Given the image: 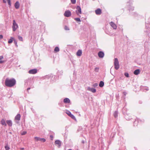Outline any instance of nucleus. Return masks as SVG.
Wrapping results in <instances>:
<instances>
[{
  "label": "nucleus",
  "instance_id": "f257e3e1",
  "mask_svg": "<svg viewBox=\"0 0 150 150\" xmlns=\"http://www.w3.org/2000/svg\"><path fill=\"white\" fill-rule=\"evenodd\" d=\"M16 83V81L14 79H10L7 78L5 81V84L8 87H12Z\"/></svg>",
  "mask_w": 150,
  "mask_h": 150
},
{
  "label": "nucleus",
  "instance_id": "f03ea898",
  "mask_svg": "<svg viewBox=\"0 0 150 150\" xmlns=\"http://www.w3.org/2000/svg\"><path fill=\"white\" fill-rule=\"evenodd\" d=\"M114 65L115 68L116 70H117L119 68V65L118 59L117 58L115 59Z\"/></svg>",
  "mask_w": 150,
  "mask_h": 150
},
{
  "label": "nucleus",
  "instance_id": "7ed1b4c3",
  "mask_svg": "<svg viewBox=\"0 0 150 150\" xmlns=\"http://www.w3.org/2000/svg\"><path fill=\"white\" fill-rule=\"evenodd\" d=\"M18 26L17 24L16 23L15 21L14 20L13 21V30L15 31L18 28Z\"/></svg>",
  "mask_w": 150,
  "mask_h": 150
},
{
  "label": "nucleus",
  "instance_id": "20e7f679",
  "mask_svg": "<svg viewBox=\"0 0 150 150\" xmlns=\"http://www.w3.org/2000/svg\"><path fill=\"white\" fill-rule=\"evenodd\" d=\"M76 14L79 15V14H81V8L79 6H77L76 8Z\"/></svg>",
  "mask_w": 150,
  "mask_h": 150
},
{
  "label": "nucleus",
  "instance_id": "39448f33",
  "mask_svg": "<svg viewBox=\"0 0 150 150\" xmlns=\"http://www.w3.org/2000/svg\"><path fill=\"white\" fill-rule=\"evenodd\" d=\"M34 139L36 141H40L43 142H45L46 141V139L44 138H40L39 137H34Z\"/></svg>",
  "mask_w": 150,
  "mask_h": 150
},
{
  "label": "nucleus",
  "instance_id": "423d86ee",
  "mask_svg": "<svg viewBox=\"0 0 150 150\" xmlns=\"http://www.w3.org/2000/svg\"><path fill=\"white\" fill-rule=\"evenodd\" d=\"M66 113L70 117H71L72 119H74V120H76V118L75 117V116L72 114L71 112L69 111H67L66 112Z\"/></svg>",
  "mask_w": 150,
  "mask_h": 150
},
{
  "label": "nucleus",
  "instance_id": "0eeeda50",
  "mask_svg": "<svg viewBox=\"0 0 150 150\" xmlns=\"http://www.w3.org/2000/svg\"><path fill=\"white\" fill-rule=\"evenodd\" d=\"M37 70L36 69L30 70L29 71V73L30 74H34L37 73Z\"/></svg>",
  "mask_w": 150,
  "mask_h": 150
},
{
  "label": "nucleus",
  "instance_id": "6e6552de",
  "mask_svg": "<svg viewBox=\"0 0 150 150\" xmlns=\"http://www.w3.org/2000/svg\"><path fill=\"white\" fill-rule=\"evenodd\" d=\"M64 15L67 17H69L71 15V13L69 11H66L64 14Z\"/></svg>",
  "mask_w": 150,
  "mask_h": 150
},
{
  "label": "nucleus",
  "instance_id": "1a4fd4ad",
  "mask_svg": "<svg viewBox=\"0 0 150 150\" xmlns=\"http://www.w3.org/2000/svg\"><path fill=\"white\" fill-rule=\"evenodd\" d=\"M95 12L96 15H100L102 13L101 10L100 8H98L95 10Z\"/></svg>",
  "mask_w": 150,
  "mask_h": 150
},
{
  "label": "nucleus",
  "instance_id": "9d476101",
  "mask_svg": "<svg viewBox=\"0 0 150 150\" xmlns=\"http://www.w3.org/2000/svg\"><path fill=\"white\" fill-rule=\"evenodd\" d=\"M98 55L99 57L102 58L104 57V54L103 52L100 51L98 53Z\"/></svg>",
  "mask_w": 150,
  "mask_h": 150
},
{
  "label": "nucleus",
  "instance_id": "9b49d317",
  "mask_svg": "<svg viewBox=\"0 0 150 150\" xmlns=\"http://www.w3.org/2000/svg\"><path fill=\"white\" fill-rule=\"evenodd\" d=\"M21 115L19 114H18L15 117V120L19 121L20 120Z\"/></svg>",
  "mask_w": 150,
  "mask_h": 150
},
{
  "label": "nucleus",
  "instance_id": "f8f14e48",
  "mask_svg": "<svg viewBox=\"0 0 150 150\" xmlns=\"http://www.w3.org/2000/svg\"><path fill=\"white\" fill-rule=\"evenodd\" d=\"M55 144L56 145H57L59 147H60L61 144L60 141L59 140L55 141Z\"/></svg>",
  "mask_w": 150,
  "mask_h": 150
},
{
  "label": "nucleus",
  "instance_id": "ddd939ff",
  "mask_svg": "<svg viewBox=\"0 0 150 150\" xmlns=\"http://www.w3.org/2000/svg\"><path fill=\"white\" fill-rule=\"evenodd\" d=\"M110 25L114 29H116L117 28V26L113 22H111L110 23Z\"/></svg>",
  "mask_w": 150,
  "mask_h": 150
},
{
  "label": "nucleus",
  "instance_id": "4468645a",
  "mask_svg": "<svg viewBox=\"0 0 150 150\" xmlns=\"http://www.w3.org/2000/svg\"><path fill=\"white\" fill-rule=\"evenodd\" d=\"M82 51L81 50H79L76 52V54L78 56H80L82 54Z\"/></svg>",
  "mask_w": 150,
  "mask_h": 150
},
{
  "label": "nucleus",
  "instance_id": "2eb2a0df",
  "mask_svg": "<svg viewBox=\"0 0 150 150\" xmlns=\"http://www.w3.org/2000/svg\"><path fill=\"white\" fill-rule=\"evenodd\" d=\"M20 6V4L18 1H17L15 4V7L16 9H18Z\"/></svg>",
  "mask_w": 150,
  "mask_h": 150
},
{
  "label": "nucleus",
  "instance_id": "dca6fc26",
  "mask_svg": "<svg viewBox=\"0 0 150 150\" xmlns=\"http://www.w3.org/2000/svg\"><path fill=\"white\" fill-rule=\"evenodd\" d=\"M64 102L65 103H68L70 102V100L69 98H66L64 99Z\"/></svg>",
  "mask_w": 150,
  "mask_h": 150
},
{
  "label": "nucleus",
  "instance_id": "f3484780",
  "mask_svg": "<svg viewBox=\"0 0 150 150\" xmlns=\"http://www.w3.org/2000/svg\"><path fill=\"white\" fill-rule=\"evenodd\" d=\"M139 72H140L139 70V69H136L134 71V74L135 75H137L139 73Z\"/></svg>",
  "mask_w": 150,
  "mask_h": 150
},
{
  "label": "nucleus",
  "instance_id": "a211bd4d",
  "mask_svg": "<svg viewBox=\"0 0 150 150\" xmlns=\"http://www.w3.org/2000/svg\"><path fill=\"white\" fill-rule=\"evenodd\" d=\"M88 90L90 91L93 93H95L96 92V89L93 88H88Z\"/></svg>",
  "mask_w": 150,
  "mask_h": 150
},
{
  "label": "nucleus",
  "instance_id": "6ab92c4d",
  "mask_svg": "<svg viewBox=\"0 0 150 150\" xmlns=\"http://www.w3.org/2000/svg\"><path fill=\"white\" fill-rule=\"evenodd\" d=\"M6 122L9 126H11L12 125V122L11 120H7Z\"/></svg>",
  "mask_w": 150,
  "mask_h": 150
},
{
  "label": "nucleus",
  "instance_id": "aec40b11",
  "mask_svg": "<svg viewBox=\"0 0 150 150\" xmlns=\"http://www.w3.org/2000/svg\"><path fill=\"white\" fill-rule=\"evenodd\" d=\"M1 123L2 125H4L5 126L6 125V123L4 119H3L1 120Z\"/></svg>",
  "mask_w": 150,
  "mask_h": 150
},
{
  "label": "nucleus",
  "instance_id": "412c9836",
  "mask_svg": "<svg viewBox=\"0 0 150 150\" xmlns=\"http://www.w3.org/2000/svg\"><path fill=\"white\" fill-rule=\"evenodd\" d=\"M4 59V57L3 56H1L0 57V64L2 63L5 62L4 61L1 60L2 59Z\"/></svg>",
  "mask_w": 150,
  "mask_h": 150
},
{
  "label": "nucleus",
  "instance_id": "4be33fe9",
  "mask_svg": "<svg viewBox=\"0 0 150 150\" xmlns=\"http://www.w3.org/2000/svg\"><path fill=\"white\" fill-rule=\"evenodd\" d=\"M104 85V83L103 81H100L99 84V86L100 87H102Z\"/></svg>",
  "mask_w": 150,
  "mask_h": 150
},
{
  "label": "nucleus",
  "instance_id": "5701e85b",
  "mask_svg": "<svg viewBox=\"0 0 150 150\" xmlns=\"http://www.w3.org/2000/svg\"><path fill=\"white\" fill-rule=\"evenodd\" d=\"M59 48L58 47H55L54 50V51L55 52H58L59 51Z\"/></svg>",
  "mask_w": 150,
  "mask_h": 150
},
{
  "label": "nucleus",
  "instance_id": "b1692460",
  "mask_svg": "<svg viewBox=\"0 0 150 150\" xmlns=\"http://www.w3.org/2000/svg\"><path fill=\"white\" fill-rule=\"evenodd\" d=\"M13 38L12 37H11V39H10L8 41V43H11L13 41Z\"/></svg>",
  "mask_w": 150,
  "mask_h": 150
},
{
  "label": "nucleus",
  "instance_id": "393cba45",
  "mask_svg": "<svg viewBox=\"0 0 150 150\" xmlns=\"http://www.w3.org/2000/svg\"><path fill=\"white\" fill-rule=\"evenodd\" d=\"M18 39H19V40H20L21 41H23V38L22 37H21L20 36H18Z\"/></svg>",
  "mask_w": 150,
  "mask_h": 150
},
{
  "label": "nucleus",
  "instance_id": "a878e982",
  "mask_svg": "<svg viewBox=\"0 0 150 150\" xmlns=\"http://www.w3.org/2000/svg\"><path fill=\"white\" fill-rule=\"evenodd\" d=\"M75 20L77 21H78V22H80L81 21V20L80 19V18H75Z\"/></svg>",
  "mask_w": 150,
  "mask_h": 150
},
{
  "label": "nucleus",
  "instance_id": "bb28decb",
  "mask_svg": "<svg viewBox=\"0 0 150 150\" xmlns=\"http://www.w3.org/2000/svg\"><path fill=\"white\" fill-rule=\"evenodd\" d=\"M71 3L72 4H75L76 3V0H71Z\"/></svg>",
  "mask_w": 150,
  "mask_h": 150
},
{
  "label": "nucleus",
  "instance_id": "cd10ccee",
  "mask_svg": "<svg viewBox=\"0 0 150 150\" xmlns=\"http://www.w3.org/2000/svg\"><path fill=\"white\" fill-rule=\"evenodd\" d=\"M117 116V112H115L114 113V116L115 117H116Z\"/></svg>",
  "mask_w": 150,
  "mask_h": 150
},
{
  "label": "nucleus",
  "instance_id": "c85d7f7f",
  "mask_svg": "<svg viewBox=\"0 0 150 150\" xmlns=\"http://www.w3.org/2000/svg\"><path fill=\"white\" fill-rule=\"evenodd\" d=\"M64 29H65V30H69L68 27L67 26H65Z\"/></svg>",
  "mask_w": 150,
  "mask_h": 150
},
{
  "label": "nucleus",
  "instance_id": "c756f323",
  "mask_svg": "<svg viewBox=\"0 0 150 150\" xmlns=\"http://www.w3.org/2000/svg\"><path fill=\"white\" fill-rule=\"evenodd\" d=\"M5 148L6 150H9L10 148L8 146H6L5 147Z\"/></svg>",
  "mask_w": 150,
  "mask_h": 150
},
{
  "label": "nucleus",
  "instance_id": "7c9ffc66",
  "mask_svg": "<svg viewBox=\"0 0 150 150\" xmlns=\"http://www.w3.org/2000/svg\"><path fill=\"white\" fill-rule=\"evenodd\" d=\"M8 4L10 5H11V1L10 0H7Z\"/></svg>",
  "mask_w": 150,
  "mask_h": 150
},
{
  "label": "nucleus",
  "instance_id": "2f4dec72",
  "mask_svg": "<svg viewBox=\"0 0 150 150\" xmlns=\"http://www.w3.org/2000/svg\"><path fill=\"white\" fill-rule=\"evenodd\" d=\"M98 85V83H95L93 85V86L94 87H96Z\"/></svg>",
  "mask_w": 150,
  "mask_h": 150
},
{
  "label": "nucleus",
  "instance_id": "473e14b6",
  "mask_svg": "<svg viewBox=\"0 0 150 150\" xmlns=\"http://www.w3.org/2000/svg\"><path fill=\"white\" fill-rule=\"evenodd\" d=\"M125 76L126 77H129V74H128V73H125Z\"/></svg>",
  "mask_w": 150,
  "mask_h": 150
},
{
  "label": "nucleus",
  "instance_id": "72a5a7b5",
  "mask_svg": "<svg viewBox=\"0 0 150 150\" xmlns=\"http://www.w3.org/2000/svg\"><path fill=\"white\" fill-rule=\"evenodd\" d=\"M3 38V36L2 35H0V39H2Z\"/></svg>",
  "mask_w": 150,
  "mask_h": 150
},
{
  "label": "nucleus",
  "instance_id": "f704fd0d",
  "mask_svg": "<svg viewBox=\"0 0 150 150\" xmlns=\"http://www.w3.org/2000/svg\"><path fill=\"white\" fill-rule=\"evenodd\" d=\"M99 69L98 68L96 67L95 68V70H98Z\"/></svg>",
  "mask_w": 150,
  "mask_h": 150
},
{
  "label": "nucleus",
  "instance_id": "c9c22d12",
  "mask_svg": "<svg viewBox=\"0 0 150 150\" xmlns=\"http://www.w3.org/2000/svg\"><path fill=\"white\" fill-rule=\"evenodd\" d=\"M50 137L52 138V140L53 138V136L52 135H51L50 136Z\"/></svg>",
  "mask_w": 150,
  "mask_h": 150
},
{
  "label": "nucleus",
  "instance_id": "e433bc0d",
  "mask_svg": "<svg viewBox=\"0 0 150 150\" xmlns=\"http://www.w3.org/2000/svg\"><path fill=\"white\" fill-rule=\"evenodd\" d=\"M26 133V132H24L22 134V135H24V134H25Z\"/></svg>",
  "mask_w": 150,
  "mask_h": 150
},
{
  "label": "nucleus",
  "instance_id": "4c0bfd02",
  "mask_svg": "<svg viewBox=\"0 0 150 150\" xmlns=\"http://www.w3.org/2000/svg\"><path fill=\"white\" fill-rule=\"evenodd\" d=\"M3 2L4 3H6V1H5V0H3Z\"/></svg>",
  "mask_w": 150,
  "mask_h": 150
},
{
  "label": "nucleus",
  "instance_id": "58836bf2",
  "mask_svg": "<svg viewBox=\"0 0 150 150\" xmlns=\"http://www.w3.org/2000/svg\"><path fill=\"white\" fill-rule=\"evenodd\" d=\"M30 89V88H27V90H29Z\"/></svg>",
  "mask_w": 150,
  "mask_h": 150
},
{
  "label": "nucleus",
  "instance_id": "ea45409f",
  "mask_svg": "<svg viewBox=\"0 0 150 150\" xmlns=\"http://www.w3.org/2000/svg\"><path fill=\"white\" fill-rule=\"evenodd\" d=\"M24 149V148H22L21 149L22 150H23Z\"/></svg>",
  "mask_w": 150,
  "mask_h": 150
},
{
  "label": "nucleus",
  "instance_id": "a19ab883",
  "mask_svg": "<svg viewBox=\"0 0 150 150\" xmlns=\"http://www.w3.org/2000/svg\"><path fill=\"white\" fill-rule=\"evenodd\" d=\"M68 150H72L71 149H69Z\"/></svg>",
  "mask_w": 150,
  "mask_h": 150
},
{
  "label": "nucleus",
  "instance_id": "79ce46f5",
  "mask_svg": "<svg viewBox=\"0 0 150 150\" xmlns=\"http://www.w3.org/2000/svg\"><path fill=\"white\" fill-rule=\"evenodd\" d=\"M15 44H17V43H16V42H15Z\"/></svg>",
  "mask_w": 150,
  "mask_h": 150
},
{
  "label": "nucleus",
  "instance_id": "37998d69",
  "mask_svg": "<svg viewBox=\"0 0 150 150\" xmlns=\"http://www.w3.org/2000/svg\"><path fill=\"white\" fill-rule=\"evenodd\" d=\"M146 90H148V89H146Z\"/></svg>",
  "mask_w": 150,
  "mask_h": 150
}]
</instances>
